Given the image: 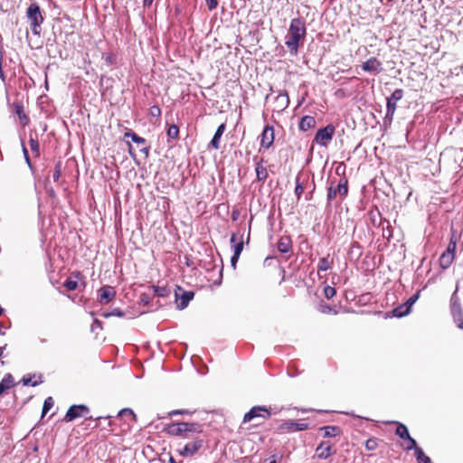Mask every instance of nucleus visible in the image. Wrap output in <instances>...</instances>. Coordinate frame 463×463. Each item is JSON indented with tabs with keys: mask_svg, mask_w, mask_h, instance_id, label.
<instances>
[{
	"mask_svg": "<svg viewBox=\"0 0 463 463\" xmlns=\"http://www.w3.org/2000/svg\"><path fill=\"white\" fill-rule=\"evenodd\" d=\"M369 216H370V219H371L373 224L376 225V218L381 217V213L379 211H377V212L371 211L369 213Z\"/></svg>",
	"mask_w": 463,
	"mask_h": 463,
	"instance_id": "obj_55",
	"label": "nucleus"
},
{
	"mask_svg": "<svg viewBox=\"0 0 463 463\" xmlns=\"http://www.w3.org/2000/svg\"><path fill=\"white\" fill-rule=\"evenodd\" d=\"M31 150L37 156L40 154V145L37 139L31 137L29 140Z\"/></svg>",
	"mask_w": 463,
	"mask_h": 463,
	"instance_id": "obj_47",
	"label": "nucleus"
},
{
	"mask_svg": "<svg viewBox=\"0 0 463 463\" xmlns=\"http://www.w3.org/2000/svg\"><path fill=\"white\" fill-rule=\"evenodd\" d=\"M333 263L334 260L333 259H330L329 255L320 258L317 265V271H327L332 268Z\"/></svg>",
	"mask_w": 463,
	"mask_h": 463,
	"instance_id": "obj_26",
	"label": "nucleus"
},
{
	"mask_svg": "<svg viewBox=\"0 0 463 463\" xmlns=\"http://www.w3.org/2000/svg\"><path fill=\"white\" fill-rule=\"evenodd\" d=\"M363 71L377 75L383 71L382 62L375 57H371L361 65Z\"/></svg>",
	"mask_w": 463,
	"mask_h": 463,
	"instance_id": "obj_10",
	"label": "nucleus"
},
{
	"mask_svg": "<svg viewBox=\"0 0 463 463\" xmlns=\"http://www.w3.org/2000/svg\"><path fill=\"white\" fill-rule=\"evenodd\" d=\"M415 457L418 463H432L430 458L425 455L423 449H418Z\"/></svg>",
	"mask_w": 463,
	"mask_h": 463,
	"instance_id": "obj_36",
	"label": "nucleus"
},
{
	"mask_svg": "<svg viewBox=\"0 0 463 463\" xmlns=\"http://www.w3.org/2000/svg\"><path fill=\"white\" fill-rule=\"evenodd\" d=\"M320 430L324 431V437L326 438H333L341 433V430L338 426H324Z\"/></svg>",
	"mask_w": 463,
	"mask_h": 463,
	"instance_id": "obj_27",
	"label": "nucleus"
},
{
	"mask_svg": "<svg viewBox=\"0 0 463 463\" xmlns=\"http://www.w3.org/2000/svg\"><path fill=\"white\" fill-rule=\"evenodd\" d=\"M420 291L418 290L415 294L411 296L404 303L411 309L412 306L419 299Z\"/></svg>",
	"mask_w": 463,
	"mask_h": 463,
	"instance_id": "obj_49",
	"label": "nucleus"
},
{
	"mask_svg": "<svg viewBox=\"0 0 463 463\" xmlns=\"http://www.w3.org/2000/svg\"><path fill=\"white\" fill-rule=\"evenodd\" d=\"M124 137L127 138H130L135 144L142 146V147L140 148L141 153L145 154L146 156L149 155L150 146H146V140L144 137H139L131 129L126 131Z\"/></svg>",
	"mask_w": 463,
	"mask_h": 463,
	"instance_id": "obj_11",
	"label": "nucleus"
},
{
	"mask_svg": "<svg viewBox=\"0 0 463 463\" xmlns=\"http://www.w3.org/2000/svg\"><path fill=\"white\" fill-rule=\"evenodd\" d=\"M206 5L210 11L216 9L218 5V0H205Z\"/></svg>",
	"mask_w": 463,
	"mask_h": 463,
	"instance_id": "obj_54",
	"label": "nucleus"
},
{
	"mask_svg": "<svg viewBox=\"0 0 463 463\" xmlns=\"http://www.w3.org/2000/svg\"><path fill=\"white\" fill-rule=\"evenodd\" d=\"M187 426V422H178L174 423L168 427V433L175 435V436H182L184 439V433L187 429L185 427Z\"/></svg>",
	"mask_w": 463,
	"mask_h": 463,
	"instance_id": "obj_16",
	"label": "nucleus"
},
{
	"mask_svg": "<svg viewBox=\"0 0 463 463\" xmlns=\"http://www.w3.org/2000/svg\"><path fill=\"white\" fill-rule=\"evenodd\" d=\"M335 128L332 124L326 125L325 128H319L315 135L314 142L322 146H327L332 140Z\"/></svg>",
	"mask_w": 463,
	"mask_h": 463,
	"instance_id": "obj_7",
	"label": "nucleus"
},
{
	"mask_svg": "<svg viewBox=\"0 0 463 463\" xmlns=\"http://www.w3.org/2000/svg\"><path fill=\"white\" fill-rule=\"evenodd\" d=\"M54 405V401L52 397H48L44 400L42 414L43 416L46 414Z\"/></svg>",
	"mask_w": 463,
	"mask_h": 463,
	"instance_id": "obj_39",
	"label": "nucleus"
},
{
	"mask_svg": "<svg viewBox=\"0 0 463 463\" xmlns=\"http://www.w3.org/2000/svg\"><path fill=\"white\" fill-rule=\"evenodd\" d=\"M253 161L255 162L256 165L255 172L257 180L260 182L265 181L268 177V171L262 165L263 158L259 159L258 156H254Z\"/></svg>",
	"mask_w": 463,
	"mask_h": 463,
	"instance_id": "obj_15",
	"label": "nucleus"
},
{
	"mask_svg": "<svg viewBox=\"0 0 463 463\" xmlns=\"http://www.w3.org/2000/svg\"><path fill=\"white\" fill-rule=\"evenodd\" d=\"M269 463H279V461L276 459V456H275V455H272V456L269 458Z\"/></svg>",
	"mask_w": 463,
	"mask_h": 463,
	"instance_id": "obj_63",
	"label": "nucleus"
},
{
	"mask_svg": "<svg viewBox=\"0 0 463 463\" xmlns=\"http://www.w3.org/2000/svg\"><path fill=\"white\" fill-rule=\"evenodd\" d=\"M317 457L319 459H327L335 453L329 442L322 441L316 449Z\"/></svg>",
	"mask_w": 463,
	"mask_h": 463,
	"instance_id": "obj_14",
	"label": "nucleus"
},
{
	"mask_svg": "<svg viewBox=\"0 0 463 463\" xmlns=\"http://www.w3.org/2000/svg\"><path fill=\"white\" fill-rule=\"evenodd\" d=\"M151 288H152L155 295L159 298L167 297L171 292L170 288L167 287H160V286L153 285Z\"/></svg>",
	"mask_w": 463,
	"mask_h": 463,
	"instance_id": "obj_31",
	"label": "nucleus"
},
{
	"mask_svg": "<svg viewBox=\"0 0 463 463\" xmlns=\"http://www.w3.org/2000/svg\"><path fill=\"white\" fill-rule=\"evenodd\" d=\"M295 195L297 196L298 200L301 198V195L304 192V186L302 183L299 181V175L296 177V186H295Z\"/></svg>",
	"mask_w": 463,
	"mask_h": 463,
	"instance_id": "obj_38",
	"label": "nucleus"
},
{
	"mask_svg": "<svg viewBox=\"0 0 463 463\" xmlns=\"http://www.w3.org/2000/svg\"><path fill=\"white\" fill-rule=\"evenodd\" d=\"M185 429L187 430L184 433V439H190L193 433L203 432L202 425L196 422H187Z\"/></svg>",
	"mask_w": 463,
	"mask_h": 463,
	"instance_id": "obj_25",
	"label": "nucleus"
},
{
	"mask_svg": "<svg viewBox=\"0 0 463 463\" xmlns=\"http://www.w3.org/2000/svg\"><path fill=\"white\" fill-rule=\"evenodd\" d=\"M271 416L269 409L264 405L253 406L243 416V422H250L255 419L268 420Z\"/></svg>",
	"mask_w": 463,
	"mask_h": 463,
	"instance_id": "obj_6",
	"label": "nucleus"
},
{
	"mask_svg": "<svg viewBox=\"0 0 463 463\" xmlns=\"http://www.w3.org/2000/svg\"><path fill=\"white\" fill-rule=\"evenodd\" d=\"M184 413H188V411H183V410H175V411H171L170 415H179V414H184Z\"/></svg>",
	"mask_w": 463,
	"mask_h": 463,
	"instance_id": "obj_59",
	"label": "nucleus"
},
{
	"mask_svg": "<svg viewBox=\"0 0 463 463\" xmlns=\"http://www.w3.org/2000/svg\"><path fill=\"white\" fill-rule=\"evenodd\" d=\"M22 383L24 385V386H33V387H35L37 385H39L40 383H43V381H34L33 382L32 381V377L28 374V375H24L22 380H21Z\"/></svg>",
	"mask_w": 463,
	"mask_h": 463,
	"instance_id": "obj_41",
	"label": "nucleus"
},
{
	"mask_svg": "<svg viewBox=\"0 0 463 463\" xmlns=\"http://www.w3.org/2000/svg\"><path fill=\"white\" fill-rule=\"evenodd\" d=\"M14 112L16 113V115L18 116V118H20V120H24V119H28L27 116L25 115V113L24 112V105L20 102H14Z\"/></svg>",
	"mask_w": 463,
	"mask_h": 463,
	"instance_id": "obj_33",
	"label": "nucleus"
},
{
	"mask_svg": "<svg viewBox=\"0 0 463 463\" xmlns=\"http://www.w3.org/2000/svg\"><path fill=\"white\" fill-rule=\"evenodd\" d=\"M390 423L396 424L397 428L395 430V434L400 437L402 439H406L410 438V432L406 425L401 423L399 421H391Z\"/></svg>",
	"mask_w": 463,
	"mask_h": 463,
	"instance_id": "obj_22",
	"label": "nucleus"
},
{
	"mask_svg": "<svg viewBox=\"0 0 463 463\" xmlns=\"http://www.w3.org/2000/svg\"><path fill=\"white\" fill-rule=\"evenodd\" d=\"M394 113H395V107L393 106V104L390 103V102H389V104H386V113L383 118V124L385 126H390L392 124Z\"/></svg>",
	"mask_w": 463,
	"mask_h": 463,
	"instance_id": "obj_28",
	"label": "nucleus"
},
{
	"mask_svg": "<svg viewBox=\"0 0 463 463\" xmlns=\"http://www.w3.org/2000/svg\"><path fill=\"white\" fill-rule=\"evenodd\" d=\"M26 18L30 24L32 33L34 35H40L44 18L42 14L40 5L36 2L32 3L28 6L26 10Z\"/></svg>",
	"mask_w": 463,
	"mask_h": 463,
	"instance_id": "obj_3",
	"label": "nucleus"
},
{
	"mask_svg": "<svg viewBox=\"0 0 463 463\" xmlns=\"http://www.w3.org/2000/svg\"><path fill=\"white\" fill-rule=\"evenodd\" d=\"M185 264H186L187 267H191L193 265L192 260L187 256L185 257Z\"/></svg>",
	"mask_w": 463,
	"mask_h": 463,
	"instance_id": "obj_64",
	"label": "nucleus"
},
{
	"mask_svg": "<svg viewBox=\"0 0 463 463\" xmlns=\"http://www.w3.org/2000/svg\"><path fill=\"white\" fill-rule=\"evenodd\" d=\"M411 309L405 304L402 303L392 309V314L394 317H403L411 313Z\"/></svg>",
	"mask_w": 463,
	"mask_h": 463,
	"instance_id": "obj_24",
	"label": "nucleus"
},
{
	"mask_svg": "<svg viewBox=\"0 0 463 463\" xmlns=\"http://www.w3.org/2000/svg\"><path fill=\"white\" fill-rule=\"evenodd\" d=\"M175 297L176 300V307L178 309H184L189 302L194 298V291H186L182 287L177 286L175 289Z\"/></svg>",
	"mask_w": 463,
	"mask_h": 463,
	"instance_id": "obj_8",
	"label": "nucleus"
},
{
	"mask_svg": "<svg viewBox=\"0 0 463 463\" xmlns=\"http://www.w3.org/2000/svg\"><path fill=\"white\" fill-rule=\"evenodd\" d=\"M178 134H179V128L176 125L173 124V125H170L168 129H167V136L168 137L170 138H176L178 137Z\"/></svg>",
	"mask_w": 463,
	"mask_h": 463,
	"instance_id": "obj_45",
	"label": "nucleus"
},
{
	"mask_svg": "<svg viewBox=\"0 0 463 463\" xmlns=\"http://www.w3.org/2000/svg\"><path fill=\"white\" fill-rule=\"evenodd\" d=\"M348 195V180L346 177H341L338 182L331 180L326 191V204L330 206L332 202L339 196L343 201Z\"/></svg>",
	"mask_w": 463,
	"mask_h": 463,
	"instance_id": "obj_2",
	"label": "nucleus"
},
{
	"mask_svg": "<svg viewBox=\"0 0 463 463\" xmlns=\"http://www.w3.org/2000/svg\"><path fill=\"white\" fill-rule=\"evenodd\" d=\"M279 430L283 432H292L294 431V421L288 420L284 421L279 425Z\"/></svg>",
	"mask_w": 463,
	"mask_h": 463,
	"instance_id": "obj_42",
	"label": "nucleus"
},
{
	"mask_svg": "<svg viewBox=\"0 0 463 463\" xmlns=\"http://www.w3.org/2000/svg\"><path fill=\"white\" fill-rule=\"evenodd\" d=\"M239 258H240V255H236V254H232V256L231 257V265L234 269L236 268V264L239 260Z\"/></svg>",
	"mask_w": 463,
	"mask_h": 463,
	"instance_id": "obj_57",
	"label": "nucleus"
},
{
	"mask_svg": "<svg viewBox=\"0 0 463 463\" xmlns=\"http://www.w3.org/2000/svg\"><path fill=\"white\" fill-rule=\"evenodd\" d=\"M154 0H143L144 7H150Z\"/></svg>",
	"mask_w": 463,
	"mask_h": 463,
	"instance_id": "obj_61",
	"label": "nucleus"
},
{
	"mask_svg": "<svg viewBox=\"0 0 463 463\" xmlns=\"http://www.w3.org/2000/svg\"><path fill=\"white\" fill-rule=\"evenodd\" d=\"M458 284L456 286V289L452 293L449 301L450 314L453 317L454 323L459 329L463 330V308L460 303V298L458 295Z\"/></svg>",
	"mask_w": 463,
	"mask_h": 463,
	"instance_id": "obj_4",
	"label": "nucleus"
},
{
	"mask_svg": "<svg viewBox=\"0 0 463 463\" xmlns=\"http://www.w3.org/2000/svg\"><path fill=\"white\" fill-rule=\"evenodd\" d=\"M95 327L102 328V323L99 319L95 318L91 326V330L94 331Z\"/></svg>",
	"mask_w": 463,
	"mask_h": 463,
	"instance_id": "obj_58",
	"label": "nucleus"
},
{
	"mask_svg": "<svg viewBox=\"0 0 463 463\" xmlns=\"http://www.w3.org/2000/svg\"><path fill=\"white\" fill-rule=\"evenodd\" d=\"M116 290L111 286H103L99 290V302L101 305L109 303L116 297Z\"/></svg>",
	"mask_w": 463,
	"mask_h": 463,
	"instance_id": "obj_13",
	"label": "nucleus"
},
{
	"mask_svg": "<svg viewBox=\"0 0 463 463\" xmlns=\"http://www.w3.org/2000/svg\"><path fill=\"white\" fill-rule=\"evenodd\" d=\"M277 248L281 253H288L292 250V241L288 237H282L278 241Z\"/></svg>",
	"mask_w": 463,
	"mask_h": 463,
	"instance_id": "obj_20",
	"label": "nucleus"
},
{
	"mask_svg": "<svg viewBox=\"0 0 463 463\" xmlns=\"http://www.w3.org/2000/svg\"><path fill=\"white\" fill-rule=\"evenodd\" d=\"M318 310L323 314H329L333 311V307L326 303H321L318 307Z\"/></svg>",
	"mask_w": 463,
	"mask_h": 463,
	"instance_id": "obj_52",
	"label": "nucleus"
},
{
	"mask_svg": "<svg viewBox=\"0 0 463 463\" xmlns=\"http://www.w3.org/2000/svg\"><path fill=\"white\" fill-rule=\"evenodd\" d=\"M61 165H62L61 161L58 160L55 164L54 171L52 174V179L54 182H58L61 177Z\"/></svg>",
	"mask_w": 463,
	"mask_h": 463,
	"instance_id": "obj_43",
	"label": "nucleus"
},
{
	"mask_svg": "<svg viewBox=\"0 0 463 463\" xmlns=\"http://www.w3.org/2000/svg\"><path fill=\"white\" fill-rule=\"evenodd\" d=\"M405 440H407V445L403 448L404 450H413L414 454H416V451L418 449H422L420 447L417 445V441L411 435L410 438L406 439Z\"/></svg>",
	"mask_w": 463,
	"mask_h": 463,
	"instance_id": "obj_32",
	"label": "nucleus"
},
{
	"mask_svg": "<svg viewBox=\"0 0 463 463\" xmlns=\"http://www.w3.org/2000/svg\"><path fill=\"white\" fill-rule=\"evenodd\" d=\"M90 412V408L87 405L84 404H79V405H71L65 416H64V421L71 422L77 418L83 417L87 415Z\"/></svg>",
	"mask_w": 463,
	"mask_h": 463,
	"instance_id": "obj_9",
	"label": "nucleus"
},
{
	"mask_svg": "<svg viewBox=\"0 0 463 463\" xmlns=\"http://www.w3.org/2000/svg\"><path fill=\"white\" fill-rule=\"evenodd\" d=\"M378 447V439L376 438H370L365 441V449L367 450H374Z\"/></svg>",
	"mask_w": 463,
	"mask_h": 463,
	"instance_id": "obj_44",
	"label": "nucleus"
},
{
	"mask_svg": "<svg viewBox=\"0 0 463 463\" xmlns=\"http://www.w3.org/2000/svg\"><path fill=\"white\" fill-rule=\"evenodd\" d=\"M124 415H129L134 421H137V416L130 408H124V409L120 410L118 413V417H121Z\"/></svg>",
	"mask_w": 463,
	"mask_h": 463,
	"instance_id": "obj_48",
	"label": "nucleus"
},
{
	"mask_svg": "<svg viewBox=\"0 0 463 463\" xmlns=\"http://www.w3.org/2000/svg\"><path fill=\"white\" fill-rule=\"evenodd\" d=\"M242 238H243V234H241L238 242H236L234 245H232L233 254L241 255V251L243 250L244 242H243Z\"/></svg>",
	"mask_w": 463,
	"mask_h": 463,
	"instance_id": "obj_40",
	"label": "nucleus"
},
{
	"mask_svg": "<svg viewBox=\"0 0 463 463\" xmlns=\"http://www.w3.org/2000/svg\"><path fill=\"white\" fill-rule=\"evenodd\" d=\"M204 440L199 437L193 439L192 441H188L183 448L178 449L177 452L184 458L194 457L199 452L203 447Z\"/></svg>",
	"mask_w": 463,
	"mask_h": 463,
	"instance_id": "obj_5",
	"label": "nucleus"
},
{
	"mask_svg": "<svg viewBox=\"0 0 463 463\" xmlns=\"http://www.w3.org/2000/svg\"><path fill=\"white\" fill-rule=\"evenodd\" d=\"M403 97V90L402 89H396L390 97L387 98V103H392L396 108L397 101L401 100Z\"/></svg>",
	"mask_w": 463,
	"mask_h": 463,
	"instance_id": "obj_29",
	"label": "nucleus"
},
{
	"mask_svg": "<svg viewBox=\"0 0 463 463\" xmlns=\"http://www.w3.org/2000/svg\"><path fill=\"white\" fill-rule=\"evenodd\" d=\"M100 316L105 317V318H108V317H123L125 316V313L119 307H115L110 312H103V313H101Z\"/></svg>",
	"mask_w": 463,
	"mask_h": 463,
	"instance_id": "obj_35",
	"label": "nucleus"
},
{
	"mask_svg": "<svg viewBox=\"0 0 463 463\" xmlns=\"http://www.w3.org/2000/svg\"><path fill=\"white\" fill-rule=\"evenodd\" d=\"M362 253L363 251L361 245L357 241H353L348 251L349 256L351 258L354 256L356 259H358L361 257Z\"/></svg>",
	"mask_w": 463,
	"mask_h": 463,
	"instance_id": "obj_30",
	"label": "nucleus"
},
{
	"mask_svg": "<svg viewBox=\"0 0 463 463\" xmlns=\"http://www.w3.org/2000/svg\"><path fill=\"white\" fill-rule=\"evenodd\" d=\"M102 59L104 60L106 65L112 66L116 63L117 61V55L114 52H105L102 55Z\"/></svg>",
	"mask_w": 463,
	"mask_h": 463,
	"instance_id": "obj_34",
	"label": "nucleus"
},
{
	"mask_svg": "<svg viewBox=\"0 0 463 463\" xmlns=\"http://www.w3.org/2000/svg\"><path fill=\"white\" fill-rule=\"evenodd\" d=\"M231 243L232 245H234L237 241V234L235 232H233L231 236V240H230Z\"/></svg>",
	"mask_w": 463,
	"mask_h": 463,
	"instance_id": "obj_60",
	"label": "nucleus"
},
{
	"mask_svg": "<svg viewBox=\"0 0 463 463\" xmlns=\"http://www.w3.org/2000/svg\"><path fill=\"white\" fill-rule=\"evenodd\" d=\"M14 385V380L11 373H5L0 382V396Z\"/></svg>",
	"mask_w": 463,
	"mask_h": 463,
	"instance_id": "obj_19",
	"label": "nucleus"
},
{
	"mask_svg": "<svg viewBox=\"0 0 463 463\" xmlns=\"http://www.w3.org/2000/svg\"><path fill=\"white\" fill-rule=\"evenodd\" d=\"M64 287L68 289V290H75L77 289L78 288V282L76 280H73V279H66V281L64 282Z\"/></svg>",
	"mask_w": 463,
	"mask_h": 463,
	"instance_id": "obj_51",
	"label": "nucleus"
},
{
	"mask_svg": "<svg viewBox=\"0 0 463 463\" xmlns=\"http://www.w3.org/2000/svg\"><path fill=\"white\" fill-rule=\"evenodd\" d=\"M308 429L307 423L295 422L294 421V431H302Z\"/></svg>",
	"mask_w": 463,
	"mask_h": 463,
	"instance_id": "obj_53",
	"label": "nucleus"
},
{
	"mask_svg": "<svg viewBox=\"0 0 463 463\" xmlns=\"http://www.w3.org/2000/svg\"><path fill=\"white\" fill-rule=\"evenodd\" d=\"M316 119L312 116H304L301 118L299 122V129L301 131H307L308 129L314 128L316 127Z\"/></svg>",
	"mask_w": 463,
	"mask_h": 463,
	"instance_id": "obj_18",
	"label": "nucleus"
},
{
	"mask_svg": "<svg viewBox=\"0 0 463 463\" xmlns=\"http://www.w3.org/2000/svg\"><path fill=\"white\" fill-rule=\"evenodd\" d=\"M336 293V290L335 288L331 287V286H328L326 285L325 288H324V294H325V297L327 298V299H330L332 298Z\"/></svg>",
	"mask_w": 463,
	"mask_h": 463,
	"instance_id": "obj_50",
	"label": "nucleus"
},
{
	"mask_svg": "<svg viewBox=\"0 0 463 463\" xmlns=\"http://www.w3.org/2000/svg\"><path fill=\"white\" fill-rule=\"evenodd\" d=\"M307 35L305 21L302 18H293L288 27V34L286 36L285 45L291 55L296 56L298 52L300 40Z\"/></svg>",
	"mask_w": 463,
	"mask_h": 463,
	"instance_id": "obj_1",
	"label": "nucleus"
},
{
	"mask_svg": "<svg viewBox=\"0 0 463 463\" xmlns=\"http://www.w3.org/2000/svg\"><path fill=\"white\" fill-rule=\"evenodd\" d=\"M225 128H226V126L224 123L221 124L217 128V129L210 142V146L213 147V149L217 150L220 148V139H221L222 136L223 135Z\"/></svg>",
	"mask_w": 463,
	"mask_h": 463,
	"instance_id": "obj_17",
	"label": "nucleus"
},
{
	"mask_svg": "<svg viewBox=\"0 0 463 463\" xmlns=\"http://www.w3.org/2000/svg\"><path fill=\"white\" fill-rule=\"evenodd\" d=\"M22 147H23V154H24V160L28 165V167L30 168V170L33 173L34 171V168H33V165L31 162V159H30V156H29V153H28V150L27 148L25 147L24 144L22 143Z\"/></svg>",
	"mask_w": 463,
	"mask_h": 463,
	"instance_id": "obj_46",
	"label": "nucleus"
},
{
	"mask_svg": "<svg viewBox=\"0 0 463 463\" xmlns=\"http://www.w3.org/2000/svg\"><path fill=\"white\" fill-rule=\"evenodd\" d=\"M276 102L278 103V109L283 110L289 105V98L286 91L279 92L276 97Z\"/></svg>",
	"mask_w": 463,
	"mask_h": 463,
	"instance_id": "obj_23",
	"label": "nucleus"
},
{
	"mask_svg": "<svg viewBox=\"0 0 463 463\" xmlns=\"http://www.w3.org/2000/svg\"><path fill=\"white\" fill-rule=\"evenodd\" d=\"M456 248H457V238H456L455 234L452 233L445 252H449V254L455 255Z\"/></svg>",
	"mask_w": 463,
	"mask_h": 463,
	"instance_id": "obj_37",
	"label": "nucleus"
},
{
	"mask_svg": "<svg viewBox=\"0 0 463 463\" xmlns=\"http://www.w3.org/2000/svg\"><path fill=\"white\" fill-rule=\"evenodd\" d=\"M454 259V254H449V252L444 251L439 259V264L440 269L443 270L449 269L452 264Z\"/></svg>",
	"mask_w": 463,
	"mask_h": 463,
	"instance_id": "obj_21",
	"label": "nucleus"
},
{
	"mask_svg": "<svg viewBox=\"0 0 463 463\" xmlns=\"http://www.w3.org/2000/svg\"><path fill=\"white\" fill-rule=\"evenodd\" d=\"M274 142V128L267 125L260 135V146L269 149Z\"/></svg>",
	"mask_w": 463,
	"mask_h": 463,
	"instance_id": "obj_12",
	"label": "nucleus"
},
{
	"mask_svg": "<svg viewBox=\"0 0 463 463\" xmlns=\"http://www.w3.org/2000/svg\"><path fill=\"white\" fill-rule=\"evenodd\" d=\"M150 113L154 117H159L161 115V109L158 106L155 105L150 108Z\"/></svg>",
	"mask_w": 463,
	"mask_h": 463,
	"instance_id": "obj_56",
	"label": "nucleus"
},
{
	"mask_svg": "<svg viewBox=\"0 0 463 463\" xmlns=\"http://www.w3.org/2000/svg\"><path fill=\"white\" fill-rule=\"evenodd\" d=\"M47 193L50 197H52V198L55 197V191L53 188L47 189Z\"/></svg>",
	"mask_w": 463,
	"mask_h": 463,
	"instance_id": "obj_62",
	"label": "nucleus"
}]
</instances>
